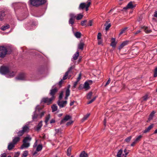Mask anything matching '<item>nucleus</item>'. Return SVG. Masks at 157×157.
<instances>
[{"label":"nucleus","instance_id":"obj_63","mask_svg":"<svg viewBox=\"0 0 157 157\" xmlns=\"http://www.w3.org/2000/svg\"><path fill=\"white\" fill-rule=\"evenodd\" d=\"M55 122V120L54 119H52L50 122L51 124L54 123Z\"/></svg>","mask_w":157,"mask_h":157},{"label":"nucleus","instance_id":"obj_27","mask_svg":"<svg viewBox=\"0 0 157 157\" xmlns=\"http://www.w3.org/2000/svg\"><path fill=\"white\" fill-rule=\"evenodd\" d=\"M112 42H111V45L113 47H115L116 46V43L115 42V39L112 38Z\"/></svg>","mask_w":157,"mask_h":157},{"label":"nucleus","instance_id":"obj_2","mask_svg":"<svg viewBox=\"0 0 157 157\" xmlns=\"http://www.w3.org/2000/svg\"><path fill=\"white\" fill-rule=\"evenodd\" d=\"M29 128L28 124L24 125L22 128V129L17 132V136L19 137L22 136L24 133H27L29 131Z\"/></svg>","mask_w":157,"mask_h":157},{"label":"nucleus","instance_id":"obj_31","mask_svg":"<svg viewBox=\"0 0 157 157\" xmlns=\"http://www.w3.org/2000/svg\"><path fill=\"white\" fill-rule=\"evenodd\" d=\"M52 112H54L57 109V107L56 105H53L52 106Z\"/></svg>","mask_w":157,"mask_h":157},{"label":"nucleus","instance_id":"obj_47","mask_svg":"<svg viewBox=\"0 0 157 157\" xmlns=\"http://www.w3.org/2000/svg\"><path fill=\"white\" fill-rule=\"evenodd\" d=\"M70 94V90L69 89H67L66 91V95L69 96Z\"/></svg>","mask_w":157,"mask_h":157},{"label":"nucleus","instance_id":"obj_34","mask_svg":"<svg viewBox=\"0 0 157 157\" xmlns=\"http://www.w3.org/2000/svg\"><path fill=\"white\" fill-rule=\"evenodd\" d=\"M155 113V112L154 111H153L149 115V120H151L153 116H154V114Z\"/></svg>","mask_w":157,"mask_h":157},{"label":"nucleus","instance_id":"obj_12","mask_svg":"<svg viewBox=\"0 0 157 157\" xmlns=\"http://www.w3.org/2000/svg\"><path fill=\"white\" fill-rule=\"evenodd\" d=\"M57 103L60 107L63 108L66 105L67 101H60V100H59Z\"/></svg>","mask_w":157,"mask_h":157},{"label":"nucleus","instance_id":"obj_64","mask_svg":"<svg viewBox=\"0 0 157 157\" xmlns=\"http://www.w3.org/2000/svg\"><path fill=\"white\" fill-rule=\"evenodd\" d=\"M37 145V140H36V142L33 145V147H36V146Z\"/></svg>","mask_w":157,"mask_h":157},{"label":"nucleus","instance_id":"obj_19","mask_svg":"<svg viewBox=\"0 0 157 157\" xmlns=\"http://www.w3.org/2000/svg\"><path fill=\"white\" fill-rule=\"evenodd\" d=\"M15 144H14L12 142L9 143L8 146V149L9 150H12L13 147H14Z\"/></svg>","mask_w":157,"mask_h":157},{"label":"nucleus","instance_id":"obj_26","mask_svg":"<svg viewBox=\"0 0 157 157\" xmlns=\"http://www.w3.org/2000/svg\"><path fill=\"white\" fill-rule=\"evenodd\" d=\"M105 26H106L105 29L107 31L111 27V25L110 23L108 24L107 21H106L105 24Z\"/></svg>","mask_w":157,"mask_h":157},{"label":"nucleus","instance_id":"obj_55","mask_svg":"<svg viewBox=\"0 0 157 157\" xmlns=\"http://www.w3.org/2000/svg\"><path fill=\"white\" fill-rule=\"evenodd\" d=\"M81 73H80L79 74V76L77 78V81L78 82L80 80L81 78Z\"/></svg>","mask_w":157,"mask_h":157},{"label":"nucleus","instance_id":"obj_33","mask_svg":"<svg viewBox=\"0 0 157 157\" xmlns=\"http://www.w3.org/2000/svg\"><path fill=\"white\" fill-rule=\"evenodd\" d=\"M42 145L41 144H39L37 147L36 150L37 151H40L42 148Z\"/></svg>","mask_w":157,"mask_h":157},{"label":"nucleus","instance_id":"obj_58","mask_svg":"<svg viewBox=\"0 0 157 157\" xmlns=\"http://www.w3.org/2000/svg\"><path fill=\"white\" fill-rule=\"evenodd\" d=\"M92 25V20L89 21L88 24V26H91Z\"/></svg>","mask_w":157,"mask_h":157},{"label":"nucleus","instance_id":"obj_49","mask_svg":"<svg viewBox=\"0 0 157 157\" xmlns=\"http://www.w3.org/2000/svg\"><path fill=\"white\" fill-rule=\"evenodd\" d=\"M63 91H61L60 93L59 97V100H61L62 99L63 95Z\"/></svg>","mask_w":157,"mask_h":157},{"label":"nucleus","instance_id":"obj_36","mask_svg":"<svg viewBox=\"0 0 157 157\" xmlns=\"http://www.w3.org/2000/svg\"><path fill=\"white\" fill-rule=\"evenodd\" d=\"M127 29H128L127 27H125V28H124V29H122L121 30V32L119 33V36L121 35L122 34L125 33V31Z\"/></svg>","mask_w":157,"mask_h":157},{"label":"nucleus","instance_id":"obj_38","mask_svg":"<svg viewBox=\"0 0 157 157\" xmlns=\"http://www.w3.org/2000/svg\"><path fill=\"white\" fill-rule=\"evenodd\" d=\"M148 98V95L147 94H146L142 98L143 101H146Z\"/></svg>","mask_w":157,"mask_h":157},{"label":"nucleus","instance_id":"obj_57","mask_svg":"<svg viewBox=\"0 0 157 157\" xmlns=\"http://www.w3.org/2000/svg\"><path fill=\"white\" fill-rule=\"evenodd\" d=\"M110 81H111V80L110 79V78H109V79H108V80L107 82H106V83L105 85V86H106L107 85L109 84L110 83Z\"/></svg>","mask_w":157,"mask_h":157},{"label":"nucleus","instance_id":"obj_21","mask_svg":"<svg viewBox=\"0 0 157 157\" xmlns=\"http://www.w3.org/2000/svg\"><path fill=\"white\" fill-rule=\"evenodd\" d=\"M86 6V4L85 3H82L80 4L78 8L79 10H82L85 8Z\"/></svg>","mask_w":157,"mask_h":157},{"label":"nucleus","instance_id":"obj_46","mask_svg":"<svg viewBox=\"0 0 157 157\" xmlns=\"http://www.w3.org/2000/svg\"><path fill=\"white\" fill-rule=\"evenodd\" d=\"M91 3L90 2H88L87 4H86V6L85 7L86 11L88 10V8L90 5Z\"/></svg>","mask_w":157,"mask_h":157},{"label":"nucleus","instance_id":"obj_39","mask_svg":"<svg viewBox=\"0 0 157 157\" xmlns=\"http://www.w3.org/2000/svg\"><path fill=\"white\" fill-rule=\"evenodd\" d=\"M71 147H69L67 150V155L68 156H70L71 155Z\"/></svg>","mask_w":157,"mask_h":157},{"label":"nucleus","instance_id":"obj_61","mask_svg":"<svg viewBox=\"0 0 157 157\" xmlns=\"http://www.w3.org/2000/svg\"><path fill=\"white\" fill-rule=\"evenodd\" d=\"M78 82V81H76V82H74V86H73V87L74 88H75L76 87V85L77 84Z\"/></svg>","mask_w":157,"mask_h":157},{"label":"nucleus","instance_id":"obj_17","mask_svg":"<svg viewBox=\"0 0 157 157\" xmlns=\"http://www.w3.org/2000/svg\"><path fill=\"white\" fill-rule=\"evenodd\" d=\"M5 15V11L3 10H0V20L2 21Z\"/></svg>","mask_w":157,"mask_h":157},{"label":"nucleus","instance_id":"obj_44","mask_svg":"<svg viewBox=\"0 0 157 157\" xmlns=\"http://www.w3.org/2000/svg\"><path fill=\"white\" fill-rule=\"evenodd\" d=\"M56 132L58 133H61L63 130L62 128H60L59 129H56L55 130Z\"/></svg>","mask_w":157,"mask_h":157},{"label":"nucleus","instance_id":"obj_20","mask_svg":"<svg viewBox=\"0 0 157 157\" xmlns=\"http://www.w3.org/2000/svg\"><path fill=\"white\" fill-rule=\"evenodd\" d=\"M153 127V125L152 124L150 125L148 127L146 128L144 130V131L143 132L146 133L148 132Z\"/></svg>","mask_w":157,"mask_h":157},{"label":"nucleus","instance_id":"obj_54","mask_svg":"<svg viewBox=\"0 0 157 157\" xmlns=\"http://www.w3.org/2000/svg\"><path fill=\"white\" fill-rule=\"evenodd\" d=\"M73 122L72 121H70L68 122H67L66 124V125L67 126H69Z\"/></svg>","mask_w":157,"mask_h":157},{"label":"nucleus","instance_id":"obj_50","mask_svg":"<svg viewBox=\"0 0 157 157\" xmlns=\"http://www.w3.org/2000/svg\"><path fill=\"white\" fill-rule=\"evenodd\" d=\"M142 137V136L141 135H140L136 138L135 140L136 141V142L140 140Z\"/></svg>","mask_w":157,"mask_h":157},{"label":"nucleus","instance_id":"obj_42","mask_svg":"<svg viewBox=\"0 0 157 157\" xmlns=\"http://www.w3.org/2000/svg\"><path fill=\"white\" fill-rule=\"evenodd\" d=\"M75 20L70 18L69 21V23L72 25H73L74 23Z\"/></svg>","mask_w":157,"mask_h":157},{"label":"nucleus","instance_id":"obj_48","mask_svg":"<svg viewBox=\"0 0 157 157\" xmlns=\"http://www.w3.org/2000/svg\"><path fill=\"white\" fill-rule=\"evenodd\" d=\"M131 138H132V136H129L127 138H126L125 139V141L126 142L128 143L130 141Z\"/></svg>","mask_w":157,"mask_h":157},{"label":"nucleus","instance_id":"obj_43","mask_svg":"<svg viewBox=\"0 0 157 157\" xmlns=\"http://www.w3.org/2000/svg\"><path fill=\"white\" fill-rule=\"evenodd\" d=\"M122 152V150H120L117 153V157H121Z\"/></svg>","mask_w":157,"mask_h":157},{"label":"nucleus","instance_id":"obj_51","mask_svg":"<svg viewBox=\"0 0 157 157\" xmlns=\"http://www.w3.org/2000/svg\"><path fill=\"white\" fill-rule=\"evenodd\" d=\"M96 98V97H94L90 101H89L87 103V104H90L91 103H92L95 100Z\"/></svg>","mask_w":157,"mask_h":157},{"label":"nucleus","instance_id":"obj_62","mask_svg":"<svg viewBox=\"0 0 157 157\" xmlns=\"http://www.w3.org/2000/svg\"><path fill=\"white\" fill-rule=\"evenodd\" d=\"M136 141L135 140V141L133 143H132L131 144V146H133L134 145L136 144Z\"/></svg>","mask_w":157,"mask_h":157},{"label":"nucleus","instance_id":"obj_11","mask_svg":"<svg viewBox=\"0 0 157 157\" xmlns=\"http://www.w3.org/2000/svg\"><path fill=\"white\" fill-rule=\"evenodd\" d=\"M32 118L34 121H37L39 119H40L39 115L36 113V110L34 112L33 116Z\"/></svg>","mask_w":157,"mask_h":157},{"label":"nucleus","instance_id":"obj_22","mask_svg":"<svg viewBox=\"0 0 157 157\" xmlns=\"http://www.w3.org/2000/svg\"><path fill=\"white\" fill-rule=\"evenodd\" d=\"M142 29H144V31L147 33H149L151 32L150 29H148L147 27L144 26L141 28Z\"/></svg>","mask_w":157,"mask_h":157},{"label":"nucleus","instance_id":"obj_29","mask_svg":"<svg viewBox=\"0 0 157 157\" xmlns=\"http://www.w3.org/2000/svg\"><path fill=\"white\" fill-rule=\"evenodd\" d=\"M88 155L85 151H82L80 154V157H87Z\"/></svg>","mask_w":157,"mask_h":157},{"label":"nucleus","instance_id":"obj_59","mask_svg":"<svg viewBox=\"0 0 157 157\" xmlns=\"http://www.w3.org/2000/svg\"><path fill=\"white\" fill-rule=\"evenodd\" d=\"M7 155L6 153H4L2 154L1 155V156L0 157H6Z\"/></svg>","mask_w":157,"mask_h":157},{"label":"nucleus","instance_id":"obj_35","mask_svg":"<svg viewBox=\"0 0 157 157\" xmlns=\"http://www.w3.org/2000/svg\"><path fill=\"white\" fill-rule=\"evenodd\" d=\"M28 154V151H24L22 154L21 157H26L27 156Z\"/></svg>","mask_w":157,"mask_h":157},{"label":"nucleus","instance_id":"obj_25","mask_svg":"<svg viewBox=\"0 0 157 157\" xmlns=\"http://www.w3.org/2000/svg\"><path fill=\"white\" fill-rule=\"evenodd\" d=\"M83 17V15L81 13L78 14L76 16V19L78 20H80Z\"/></svg>","mask_w":157,"mask_h":157},{"label":"nucleus","instance_id":"obj_56","mask_svg":"<svg viewBox=\"0 0 157 157\" xmlns=\"http://www.w3.org/2000/svg\"><path fill=\"white\" fill-rule=\"evenodd\" d=\"M44 112H42L40 113V115H39V116H40V118H41V117L44 116Z\"/></svg>","mask_w":157,"mask_h":157},{"label":"nucleus","instance_id":"obj_32","mask_svg":"<svg viewBox=\"0 0 157 157\" xmlns=\"http://www.w3.org/2000/svg\"><path fill=\"white\" fill-rule=\"evenodd\" d=\"M69 16L70 18L75 20V18L76 19V16H75V14L73 13H71L69 14Z\"/></svg>","mask_w":157,"mask_h":157},{"label":"nucleus","instance_id":"obj_18","mask_svg":"<svg viewBox=\"0 0 157 157\" xmlns=\"http://www.w3.org/2000/svg\"><path fill=\"white\" fill-rule=\"evenodd\" d=\"M129 42L128 40H126L122 42V43L120 45L119 47L120 49L122 48L124 46L127 45Z\"/></svg>","mask_w":157,"mask_h":157},{"label":"nucleus","instance_id":"obj_8","mask_svg":"<svg viewBox=\"0 0 157 157\" xmlns=\"http://www.w3.org/2000/svg\"><path fill=\"white\" fill-rule=\"evenodd\" d=\"M92 81L91 80H89L86 82L84 83L83 88L86 90L89 89L90 88V85H91L92 84Z\"/></svg>","mask_w":157,"mask_h":157},{"label":"nucleus","instance_id":"obj_9","mask_svg":"<svg viewBox=\"0 0 157 157\" xmlns=\"http://www.w3.org/2000/svg\"><path fill=\"white\" fill-rule=\"evenodd\" d=\"M57 91V89L56 87L50 90V94L52 98H53L55 99V94Z\"/></svg>","mask_w":157,"mask_h":157},{"label":"nucleus","instance_id":"obj_10","mask_svg":"<svg viewBox=\"0 0 157 157\" xmlns=\"http://www.w3.org/2000/svg\"><path fill=\"white\" fill-rule=\"evenodd\" d=\"M26 78V74L25 73H21L19 74L16 78L18 80H25Z\"/></svg>","mask_w":157,"mask_h":157},{"label":"nucleus","instance_id":"obj_14","mask_svg":"<svg viewBox=\"0 0 157 157\" xmlns=\"http://www.w3.org/2000/svg\"><path fill=\"white\" fill-rule=\"evenodd\" d=\"M71 118V117L70 116L68 115H67L61 121L60 124H62L64 123L69 120Z\"/></svg>","mask_w":157,"mask_h":157},{"label":"nucleus","instance_id":"obj_3","mask_svg":"<svg viewBox=\"0 0 157 157\" xmlns=\"http://www.w3.org/2000/svg\"><path fill=\"white\" fill-rule=\"evenodd\" d=\"M46 0H30V3L33 6L37 7L45 3Z\"/></svg>","mask_w":157,"mask_h":157},{"label":"nucleus","instance_id":"obj_53","mask_svg":"<svg viewBox=\"0 0 157 157\" xmlns=\"http://www.w3.org/2000/svg\"><path fill=\"white\" fill-rule=\"evenodd\" d=\"M101 33H98V36H97V38L98 40H99L101 39Z\"/></svg>","mask_w":157,"mask_h":157},{"label":"nucleus","instance_id":"obj_30","mask_svg":"<svg viewBox=\"0 0 157 157\" xmlns=\"http://www.w3.org/2000/svg\"><path fill=\"white\" fill-rule=\"evenodd\" d=\"M9 27H10V26L9 25H5L2 26L1 27V29L2 30L4 31V30H6V29L9 28Z\"/></svg>","mask_w":157,"mask_h":157},{"label":"nucleus","instance_id":"obj_24","mask_svg":"<svg viewBox=\"0 0 157 157\" xmlns=\"http://www.w3.org/2000/svg\"><path fill=\"white\" fill-rule=\"evenodd\" d=\"M79 52H78V50L75 53V54H74L73 57V59L74 60H75L77 59L79 56Z\"/></svg>","mask_w":157,"mask_h":157},{"label":"nucleus","instance_id":"obj_5","mask_svg":"<svg viewBox=\"0 0 157 157\" xmlns=\"http://www.w3.org/2000/svg\"><path fill=\"white\" fill-rule=\"evenodd\" d=\"M75 67L74 66H72L68 68V71H67L65 75H64L63 80H64L67 79V78H70L73 74L72 70Z\"/></svg>","mask_w":157,"mask_h":157},{"label":"nucleus","instance_id":"obj_15","mask_svg":"<svg viewBox=\"0 0 157 157\" xmlns=\"http://www.w3.org/2000/svg\"><path fill=\"white\" fill-rule=\"evenodd\" d=\"M20 139L21 138L20 137H19L18 136H15L13 138L12 142L16 145L20 141Z\"/></svg>","mask_w":157,"mask_h":157},{"label":"nucleus","instance_id":"obj_6","mask_svg":"<svg viewBox=\"0 0 157 157\" xmlns=\"http://www.w3.org/2000/svg\"><path fill=\"white\" fill-rule=\"evenodd\" d=\"M54 100L53 97L52 98L51 97L50 98L44 97L42 98L41 101V102L47 104V105H49L51 104Z\"/></svg>","mask_w":157,"mask_h":157},{"label":"nucleus","instance_id":"obj_13","mask_svg":"<svg viewBox=\"0 0 157 157\" xmlns=\"http://www.w3.org/2000/svg\"><path fill=\"white\" fill-rule=\"evenodd\" d=\"M84 45L85 44L82 42V40H81L78 45V50L79 49L81 51L83 50Z\"/></svg>","mask_w":157,"mask_h":157},{"label":"nucleus","instance_id":"obj_41","mask_svg":"<svg viewBox=\"0 0 157 157\" xmlns=\"http://www.w3.org/2000/svg\"><path fill=\"white\" fill-rule=\"evenodd\" d=\"M93 93L90 92L88 94L87 96V98L88 99H90Z\"/></svg>","mask_w":157,"mask_h":157},{"label":"nucleus","instance_id":"obj_28","mask_svg":"<svg viewBox=\"0 0 157 157\" xmlns=\"http://www.w3.org/2000/svg\"><path fill=\"white\" fill-rule=\"evenodd\" d=\"M75 36L78 38H80L81 35V34L79 32H76L74 33Z\"/></svg>","mask_w":157,"mask_h":157},{"label":"nucleus","instance_id":"obj_40","mask_svg":"<svg viewBox=\"0 0 157 157\" xmlns=\"http://www.w3.org/2000/svg\"><path fill=\"white\" fill-rule=\"evenodd\" d=\"M90 115V114H87L86 115L84 116V117L83 118L82 121L83 122L84 121L86 120L89 117Z\"/></svg>","mask_w":157,"mask_h":157},{"label":"nucleus","instance_id":"obj_52","mask_svg":"<svg viewBox=\"0 0 157 157\" xmlns=\"http://www.w3.org/2000/svg\"><path fill=\"white\" fill-rule=\"evenodd\" d=\"M154 76L155 77L157 76V67L155 68V70Z\"/></svg>","mask_w":157,"mask_h":157},{"label":"nucleus","instance_id":"obj_4","mask_svg":"<svg viewBox=\"0 0 157 157\" xmlns=\"http://www.w3.org/2000/svg\"><path fill=\"white\" fill-rule=\"evenodd\" d=\"M31 139V138L29 136L25 137L23 141V144L21 147V148L22 149L24 148L29 147L30 146V143L29 142L30 141Z\"/></svg>","mask_w":157,"mask_h":157},{"label":"nucleus","instance_id":"obj_7","mask_svg":"<svg viewBox=\"0 0 157 157\" xmlns=\"http://www.w3.org/2000/svg\"><path fill=\"white\" fill-rule=\"evenodd\" d=\"M7 49L6 48L3 46L0 47V57H4L7 54Z\"/></svg>","mask_w":157,"mask_h":157},{"label":"nucleus","instance_id":"obj_45","mask_svg":"<svg viewBox=\"0 0 157 157\" xmlns=\"http://www.w3.org/2000/svg\"><path fill=\"white\" fill-rule=\"evenodd\" d=\"M87 22V21L86 20L82 21L81 22V24L82 26L86 25V23Z\"/></svg>","mask_w":157,"mask_h":157},{"label":"nucleus","instance_id":"obj_23","mask_svg":"<svg viewBox=\"0 0 157 157\" xmlns=\"http://www.w3.org/2000/svg\"><path fill=\"white\" fill-rule=\"evenodd\" d=\"M42 126V121H41L39 123V124L37 126L36 128V130L37 131H39V130L40 129Z\"/></svg>","mask_w":157,"mask_h":157},{"label":"nucleus","instance_id":"obj_16","mask_svg":"<svg viewBox=\"0 0 157 157\" xmlns=\"http://www.w3.org/2000/svg\"><path fill=\"white\" fill-rule=\"evenodd\" d=\"M135 6L133 5L132 2H129L127 5L126 7L124 8V9H132Z\"/></svg>","mask_w":157,"mask_h":157},{"label":"nucleus","instance_id":"obj_37","mask_svg":"<svg viewBox=\"0 0 157 157\" xmlns=\"http://www.w3.org/2000/svg\"><path fill=\"white\" fill-rule=\"evenodd\" d=\"M50 118V116L49 114L45 118V122L46 124H47V123L48 121L49 120Z\"/></svg>","mask_w":157,"mask_h":157},{"label":"nucleus","instance_id":"obj_60","mask_svg":"<svg viewBox=\"0 0 157 157\" xmlns=\"http://www.w3.org/2000/svg\"><path fill=\"white\" fill-rule=\"evenodd\" d=\"M140 32L141 31L140 30H139L137 31L136 32L134 33V34H135V35H136L139 33H140Z\"/></svg>","mask_w":157,"mask_h":157},{"label":"nucleus","instance_id":"obj_1","mask_svg":"<svg viewBox=\"0 0 157 157\" xmlns=\"http://www.w3.org/2000/svg\"><path fill=\"white\" fill-rule=\"evenodd\" d=\"M9 67L7 66H2L0 68V72L2 74L7 75L8 78L12 77L14 76L15 75V71H11Z\"/></svg>","mask_w":157,"mask_h":157}]
</instances>
